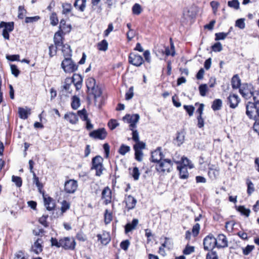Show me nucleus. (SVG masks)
Returning <instances> with one entry per match:
<instances>
[{
    "label": "nucleus",
    "mask_w": 259,
    "mask_h": 259,
    "mask_svg": "<svg viewBox=\"0 0 259 259\" xmlns=\"http://www.w3.org/2000/svg\"><path fill=\"white\" fill-rule=\"evenodd\" d=\"M85 83L89 94H92L94 96L95 104L100 106V101L98 102V99H101L100 98L102 91L101 89L96 85L95 79L93 77H89L87 79Z\"/></svg>",
    "instance_id": "nucleus-1"
},
{
    "label": "nucleus",
    "mask_w": 259,
    "mask_h": 259,
    "mask_svg": "<svg viewBox=\"0 0 259 259\" xmlns=\"http://www.w3.org/2000/svg\"><path fill=\"white\" fill-rule=\"evenodd\" d=\"M246 114L254 123H259V103L248 102L246 104Z\"/></svg>",
    "instance_id": "nucleus-2"
},
{
    "label": "nucleus",
    "mask_w": 259,
    "mask_h": 259,
    "mask_svg": "<svg viewBox=\"0 0 259 259\" xmlns=\"http://www.w3.org/2000/svg\"><path fill=\"white\" fill-rule=\"evenodd\" d=\"M172 166L173 163L170 159H163L156 164L155 168L159 174L164 175L172 170Z\"/></svg>",
    "instance_id": "nucleus-3"
},
{
    "label": "nucleus",
    "mask_w": 259,
    "mask_h": 259,
    "mask_svg": "<svg viewBox=\"0 0 259 259\" xmlns=\"http://www.w3.org/2000/svg\"><path fill=\"white\" fill-rule=\"evenodd\" d=\"M61 67L66 73H72L77 69L78 66L76 65L71 58H65L62 61Z\"/></svg>",
    "instance_id": "nucleus-4"
},
{
    "label": "nucleus",
    "mask_w": 259,
    "mask_h": 259,
    "mask_svg": "<svg viewBox=\"0 0 259 259\" xmlns=\"http://www.w3.org/2000/svg\"><path fill=\"white\" fill-rule=\"evenodd\" d=\"M103 158L100 156H96L92 159V169L96 170V175L100 176L102 174L103 166L102 164Z\"/></svg>",
    "instance_id": "nucleus-5"
},
{
    "label": "nucleus",
    "mask_w": 259,
    "mask_h": 259,
    "mask_svg": "<svg viewBox=\"0 0 259 259\" xmlns=\"http://www.w3.org/2000/svg\"><path fill=\"white\" fill-rule=\"evenodd\" d=\"M253 90L252 85L244 83L240 87L239 92L244 99L249 100L252 98Z\"/></svg>",
    "instance_id": "nucleus-6"
},
{
    "label": "nucleus",
    "mask_w": 259,
    "mask_h": 259,
    "mask_svg": "<svg viewBox=\"0 0 259 259\" xmlns=\"http://www.w3.org/2000/svg\"><path fill=\"white\" fill-rule=\"evenodd\" d=\"M215 238L212 234H209L203 239L204 249L205 250H212L217 247Z\"/></svg>",
    "instance_id": "nucleus-7"
},
{
    "label": "nucleus",
    "mask_w": 259,
    "mask_h": 259,
    "mask_svg": "<svg viewBox=\"0 0 259 259\" xmlns=\"http://www.w3.org/2000/svg\"><path fill=\"white\" fill-rule=\"evenodd\" d=\"M140 119V116L138 114L132 115L126 114L123 117V120L130 123V130H133L136 128V124Z\"/></svg>",
    "instance_id": "nucleus-8"
},
{
    "label": "nucleus",
    "mask_w": 259,
    "mask_h": 259,
    "mask_svg": "<svg viewBox=\"0 0 259 259\" xmlns=\"http://www.w3.org/2000/svg\"><path fill=\"white\" fill-rule=\"evenodd\" d=\"M77 187V182L74 180L71 179L65 183L64 190L66 193L73 194L76 191Z\"/></svg>",
    "instance_id": "nucleus-9"
},
{
    "label": "nucleus",
    "mask_w": 259,
    "mask_h": 259,
    "mask_svg": "<svg viewBox=\"0 0 259 259\" xmlns=\"http://www.w3.org/2000/svg\"><path fill=\"white\" fill-rule=\"evenodd\" d=\"M75 242L73 238L64 237L61 239V247L65 249L73 250L75 246Z\"/></svg>",
    "instance_id": "nucleus-10"
},
{
    "label": "nucleus",
    "mask_w": 259,
    "mask_h": 259,
    "mask_svg": "<svg viewBox=\"0 0 259 259\" xmlns=\"http://www.w3.org/2000/svg\"><path fill=\"white\" fill-rule=\"evenodd\" d=\"M128 62L135 66L139 67L143 63L144 60L140 55L131 53L128 56Z\"/></svg>",
    "instance_id": "nucleus-11"
},
{
    "label": "nucleus",
    "mask_w": 259,
    "mask_h": 259,
    "mask_svg": "<svg viewBox=\"0 0 259 259\" xmlns=\"http://www.w3.org/2000/svg\"><path fill=\"white\" fill-rule=\"evenodd\" d=\"M90 136L94 139L104 140L107 136V132L104 128H99L91 132Z\"/></svg>",
    "instance_id": "nucleus-12"
},
{
    "label": "nucleus",
    "mask_w": 259,
    "mask_h": 259,
    "mask_svg": "<svg viewBox=\"0 0 259 259\" xmlns=\"http://www.w3.org/2000/svg\"><path fill=\"white\" fill-rule=\"evenodd\" d=\"M240 98L238 95L235 94H230L227 98V104L231 108H236L240 102Z\"/></svg>",
    "instance_id": "nucleus-13"
},
{
    "label": "nucleus",
    "mask_w": 259,
    "mask_h": 259,
    "mask_svg": "<svg viewBox=\"0 0 259 259\" xmlns=\"http://www.w3.org/2000/svg\"><path fill=\"white\" fill-rule=\"evenodd\" d=\"M215 240L217 248H225L228 246V240L225 235L223 234L218 235L217 238H215Z\"/></svg>",
    "instance_id": "nucleus-14"
},
{
    "label": "nucleus",
    "mask_w": 259,
    "mask_h": 259,
    "mask_svg": "<svg viewBox=\"0 0 259 259\" xmlns=\"http://www.w3.org/2000/svg\"><path fill=\"white\" fill-rule=\"evenodd\" d=\"M126 204V208L127 210L133 209L135 208L137 203V200L131 195L126 196L124 200Z\"/></svg>",
    "instance_id": "nucleus-15"
},
{
    "label": "nucleus",
    "mask_w": 259,
    "mask_h": 259,
    "mask_svg": "<svg viewBox=\"0 0 259 259\" xmlns=\"http://www.w3.org/2000/svg\"><path fill=\"white\" fill-rule=\"evenodd\" d=\"M42 241L41 239L38 238L34 243L30 249V251L38 254L42 251V246L41 245Z\"/></svg>",
    "instance_id": "nucleus-16"
},
{
    "label": "nucleus",
    "mask_w": 259,
    "mask_h": 259,
    "mask_svg": "<svg viewBox=\"0 0 259 259\" xmlns=\"http://www.w3.org/2000/svg\"><path fill=\"white\" fill-rule=\"evenodd\" d=\"M163 157L164 155L161 152V148L160 147L158 148L151 153V159L153 162H156L157 163L163 159Z\"/></svg>",
    "instance_id": "nucleus-17"
},
{
    "label": "nucleus",
    "mask_w": 259,
    "mask_h": 259,
    "mask_svg": "<svg viewBox=\"0 0 259 259\" xmlns=\"http://www.w3.org/2000/svg\"><path fill=\"white\" fill-rule=\"evenodd\" d=\"M220 168L218 166L209 165L208 175L211 179H215L219 175Z\"/></svg>",
    "instance_id": "nucleus-18"
},
{
    "label": "nucleus",
    "mask_w": 259,
    "mask_h": 259,
    "mask_svg": "<svg viewBox=\"0 0 259 259\" xmlns=\"http://www.w3.org/2000/svg\"><path fill=\"white\" fill-rule=\"evenodd\" d=\"M102 198L105 200V204L111 202V191L108 187H105L102 192Z\"/></svg>",
    "instance_id": "nucleus-19"
},
{
    "label": "nucleus",
    "mask_w": 259,
    "mask_h": 259,
    "mask_svg": "<svg viewBox=\"0 0 259 259\" xmlns=\"http://www.w3.org/2000/svg\"><path fill=\"white\" fill-rule=\"evenodd\" d=\"M71 79V81L73 83L77 90L81 89L82 82V78L79 74H74Z\"/></svg>",
    "instance_id": "nucleus-20"
},
{
    "label": "nucleus",
    "mask_w": 259,
    "mask_h": 259,
    "mask_svg": "<svg viewBox=\"0 0 259 259\" xmlns=\"http://www.w3.org/2000/svg\"><path fill=\"white\" fill-rule=\"evenodd\" d=\"M63 32H61L60 30H58L57 32H56L55 33L54 36V41L55 43V46H57V47H61L63 44V37L62 36V33Z\"/></svg>",
    "instance_id": "nucleus-21"
},
{
    "label": "nucleus",
    "mask_w": 259,
    "mask_h": 259,
    "mask_svg": "<svg viewBox=\"0 0 259 259\" xmlns=\"http://www.w3.org/2000/svg\"><path fill=\"white\" fill-rule=\"evenodd\" d=\"M98 241H100L103 245H107L110 241V237L108 233L103 232L102 234H98Z\"/></svg>",
    "instance_id": "nucleus-22"
},
{
    "label": "nucleus",
    "mask_w": 259,
    "mask_h": 259,
    "mask_svg": "<svg viewBox=\"0 0 259 259\" xmlns=\"http://www.w3.org/2000/svg\"><path fill=\"white\" fill-rule=\"evenodd\" d=\"M44 203L47 209L49 211L53 210L55 207L53 199L50 197L44 198Z\"/></svg>",
    "instance_id": "nucleus-23"
},
{
    "label": "nucleus",
    "mask_w": 259,
    "mask_h": 259,
    "mask_svg": "<svg viewBox=\"0 0 259 259\" xmlns=\"http://www.w3.org/2000/svg\"><path fill=\"white\" fill-rule=\"evenodd\" d=\"M184 15L189 18H193L196 15V12L195 10V8L191 7L187 8L184 10Z\"/></svg>",
    "instance_id": "nucleus-24"
},
{
    "label": "nucleus",
    "mask_w": 259,
    "mask_h": 259,
    "mask_svg": "<svg viewBox=\"0 0 259 259\" xmlns=\"http://www.w3.org/2000/svg\"><path fill=\"white\" fill-rule=\"evenodd\" d=\"M64 118L71 124H75L78 121L77 115L72 112L65 114Z\"/></svg>",
    "instance_id": "nucleus-25"
},
{
    "label": "nucleus",
    "mask_w": 259,
    "mask_h": 259,
    "mask_svg": "<svg viewBox=\"0 0 259 259\" xmlns=\"http://www.w3.org/2000/svg\"><path fill=\"white\" fill-rule=\"evenodd\" d=\"M139 221L137 219H134L133 220L132 222L130 223H127L125 226V233L126 234L128 233L129 232L132 230L135 229L138 224Z\"/></svg>",
    "instance_id": "nucleus-26"
},
{
    "label": "nucleus",
    "mask_w": 259,
    "mask_h": 259,
    "mask_svg": "<svg viewBox=\"0 0 259 259\" xmlns=\"http://www.w3.org/2000/svg\"><path fill=\"white\" fill-rule=\"evenodd\" d=\"M74 6L79 11L83 12L86 6V0H75Z\"/></svg>",
    "instance_id": "nucleus-27"
},
{
    "label": "nucleus",
    "mask_w": 259,
    "mask_h": 259,
    "mask_svg": "<svg viewBox=\"0 0 259 259\" xmlns=\"http://www.w3.org/2000/svg\"><path fill=\"white\" fill-rule=\"evenodd\" d=\"M61 47L64 58H70L71 56L72 51L70 49V46L67 44L63 45Z\"/></svg>",
    "instance_id": "nucleus-28"
},
{
    "label": "nucleus",
    "mask_w": 259,
    "mask_h": 259,
    "mask_svg": "<svg viewBox=\"0 0 259 259\" xmlns=\"http://www.w3.org/2000/svg\"><path fill=\"white\" fill-rule=\"evenodd\" d=\"M232 87L233 89H236L239 88H240L241 85V80L239 78L238 75L236 74L233 76L231 80Z\"/></svg>",
    "instance_id": "nucleus-29"
},
{
    "label": "nucleus",
    "mask_w": 259,
    "mask_h": 259,
    "mask_svg": "<svg viewBox=\"0 0 259 259\" xmlns=\"http://www.w3.org/2000/svg\"><path fill=\"white\" fill-rule=\"evenodd\" d=\"M71 28L70 25H66V21L64 19L61 20L59 30H60L62 32H63V31H65V33L69 32L71 30Z\"/></svg>",
    "instance_id": "nucleus-30"
},
{
    "label": "nucleus",
    "mask_w": 259,
    "mask_h": 259,
    "mask_svg": "<svg viewBox=\"0 0 259 259\" xmlns=\"http://www.w3.org/2000/svg\"><path fill=\"white\" fill-rule=\"evenodd\" d=\"M177 169L179 170L180 178L185 179L188 177V172L186 167L178 166Z\"/></svg>",
    "instance_id": "nucleus-31"
},
{
    "label": "nucleus",
    "mask_w": 259,
    "mask_h": 259,
    "mask_svg": "<svg viewBox=\"0 0 259 259\" xmlns=\"http://www.w3.org/2000/svg\"><path fill=\"white\" fill-rule=\"evenodd\" d=\"M3 28L4 29H6V31H8L9 32H10L12 31H13L14 29V23H6L4 22H2L0 23V28Z\"/></svg>",
    "instance_id": "nucleus-32"
},
{
    "label": "nucleus",
    "mask_w": 259,
    "mask_h": 259,
    "mask_svg": "<svg viewBox=\"0 0 259 259\" xmlns=\"http://www.w3.org/2000/svg\"><path fill=\"white\" fill-rule=\"evenodd\" d=\"M222 106V101L221 99L214 100L212 104L211 108L214 111L219 110Z\"/></svg>",
    "instance_id": "nucleus-33"
},
{
    "label": "nucleus",
    "mask_w": 259,
    "mask_h": 259,
    "mask_svg": "<svg viewBox=\"0 0 259 259\" xmlns=\"http://www.w3.org/2000/svg\"><path fill=\"white\" fill-rule=\"evenodd\" d=\"M18 112L19 114V117L23 119H26L28 118V115L30 114V112H28L27 110L19 107L18 109Z\"/></svg>",
    "instance_id": "nucleus-34"
},
{
    "label": "nucleus",
    "mask_w": 259,
    "mask_h": 259,
    "mask_svg": "<svg viewBox=\"0 0 259 259\" xmlns=\"http://www.w3.org/2000/svg\"><path fill=\"white\" fill-rule=\"evenodd\" d=\"M108 42L104 39L98 44L97 47L99 50L106 51L108 49Z\"/></svg>",
    "instance_id": "nucleus-35"
},
{
    "label": "nucleus",
    "mask_w": 259,
    "mask_h": 259,
    "mask_svg": "<svg viewBox=\"0 0 259 259\" xmlns=\"http://www.w3.org/2000/svg\"><path fill=\"white\" fill-rule=\"evenodd\" d=\"M131 150V148L128 146H126L124 144H122L118 152L122 155H124L126 153L128 152Z\"/></svg>",
    "instance_id": "nucleus-36"
},
{
    "label": "nucleus",
    "mask_w": 259,
    "mask_h": 259,
    "mask_svg": "<svg viewBox=\"0 0 259 259\" xmlns=\"http://www.w3.org/2000/svg\"><path fill=\"white\" fill-rule=\"evenodd\" d=\"M80 105L79 98L76 96H73L72 98L71 107L74 109H76Z\"/></svg>",
    "instance_id": "nucleus-37"
},
{
    "label": "nucleus",
    "mask_w": 259,
    "mask_h": 259,
    "mask_svg": "<svg viewBox=\"0 0 259 259\" xmlns=\"http://www.w3.org/2000/svg\"><path fill=\"white\" fill-rule=\"evenodd\" d=\"M77 113L80 119H81L82 120L87 121L89 119L88 118L87 111L85 109L78 111Z\"/></svg>",
    "instance_id": "nucleus-38"
},
{
    "label": "nucleus",
    "mask_w": 259,
    "mask_h": 259,
    "mask_svg": "<svg viewBox=\"0 0 259 259\" xmlns=\"http://www.w3.org/2000/svg\"><path fill=\"white\" fill-rule=\"evenodd\" d=\"M185 139L184 135L183 133H178L176 137V141L177 142V145L180 146L184 142Z\"/></svg>",
    "instance_id": "nucleus-39"
},
{
    "label": "nucleus",
    "mask_w": 259,
    "mask_h": 259,
    "mask_svg": "<svg viewBox=\"0 0 259 259\" xmlns=\"http://www.w3.org/2000/svg\"><path fill=\"white\" fill-rule=\"evenodd\" d=\"M134 149H138L139 150H142L143 149H145L146 148V144L142 141H139L138 142H136V144L134 145Z\"/></svg>",
    "instance_id": "nucleus-40"
},
{
    "label": "nucleus",
    "mask_w": 259,
    "mask_h": 259,
    "mask_svg": "<svg viewBox=\"0 0 259 259\" xmlns=\"http://www.w3.org/2000/svg\"><path fill=\"white\" fill-rule=\"evenodd\" d=\"M63 13L67 14L71 12L72 9V6L70 4L65 3L62 4Z\"/></svg>",
    "instance_id": "nucleus-41"
},
{
    "label": "nucleus",
    "mask_w": 259,
    "mask_h": 259,
    "mask_svg": "<svg viewBox=\"0 0 259 259\" xmlns=\"http://www.w3.org/2000/svg\"><path fill=\"white\" fill-rule=\"evenodd\" d=\"M131 175L135 181L138 180L140 175L139 168L137 167H134L131 172Z\"/></svg>",
    "instance_id": "nucleus-42"
},
{
    "label": "nucleus",
    "mask_w": 259,
    "mask_h": 259,
    "mask_svg": "<svg viewBox=\"0 0 259 259\" xmlns=\"http://www.w3.org/2000/svg\"><path fill=\"white\" fill-rule=\"evenodd\" d=\"M238 210L247 217H249L250 213V209L246 208L244 206H239Z\"/></svg>",
    "instance_id": "nucleus-43"
},
{
    "label": "nucleus",
    "mask_w": 259,
    "mask_h": 259,
    "mask_svg": "<svg viewBox=\"0 0 259 259\" xmlns=\"http://www.w3.org/2000/svg\"><path fill=\"white\" fill-rule=\"evenodd\" d=\"M70 207L69 202L66 200H63L61 203V210L62 213L65 212L67 210L69 209Z\"/></svg>",
    "instance_id": "nucleus-44"
},
{
    "label": "nucleus",
    "mask_w": 259,
    "mask_h": 259,
    "mask_svg": "<svg viewBox=\"0 0 259 259\" xmlns=\"http://www.w3.org/2000/svg\"><path fill=\"white\" fill-rule=\"evenodd\" d=\"M133 13L135 15H139L142 12L141 6L138 4H135L132 8Z\"/></svg>",
    "instance_id": "nucleus-45"
},
{
    "label": "nucleus",
    "mask_w": 259,
    "mask_h": 259,
    "mask_svg": "<svg viewBox=\"0 0 259 259\" xmlns=\"http://www.w3.org/2000/svg\"><path fill=\"white\" fill-rule=\"evenodd\" d=\"M135 150V159L140 162L143 159V153L142 150H139L138 149L134 150Z\"/></svg>",
    "instance_id": "nucleus-46"
},
{
    "label": "nucleus",
    "mask_w": 259,
    "mask_h": 259,
    "mask_svg": "<svg viewBox=\"0 0 259 259\" xmlns=\"http://www.w3.org/2000/svg\"><path fill=\"white\" fill-rule=\"evenodd\" d=\"M12 181L15 183L17 187H20L22 186V181L20 177L13 176L12 177Z\"/></svg>",
    "instance_id": "nucleus-47"
},
{
    "label": "nucleus",
    "mask_w": 259,
    "mask_h": 259,
    "mask_svg": "<svg viewBox=\"0 0 259 259\" xmlns=\"http://www.w3.org/2000/svg\"><path fill=\"white\" fill-rule=\"evenodd\" d=\"M207 85L206 84H202L199 87V90L200 94L201 96H205L206 95V92L207 91Z\"/></svg>",
    "instance_id": "nucleus-48"
},
{
    "label": "nucleus",
    "mask_w": 259,
    "mask_h": 259,
    "mask_svg": "<svg viewBox=\"0 0 259 259\" xmlns=\"http://www.w3.org/2000/svg\"><path fill=\"white\" fill-rule=\"evenodd\" d=\"M229 32L228 33H224V32H219V33H216L215 34V40H223L226 38L227 35L229 34Z\"/></svg>",
    "instance_id": "nucleus-49"
},
{
    "label": "nucleus",
    "mask_w": 259,
    "mask_h": 259,
    "mask_svg": "<svg viewBox=\"0 0 259 259\" xmlns=\"http://www.w3.org/2000/svg\"><path fill=\"white\" fill-rule=\"evenodd\" d=\"M254 248V245H247L245 248H243V253L245 255H248Z\"/></svg>",
    "instance_id": "nucleus-50"
},
{
    "label": "nucleus",
    "mask_w": 259,
    "mask_h": 259,
    "mask_svg": "<svg viewBox=\"0 0 259 259\" xmlns=\"http://www.w3.org/2000/svg\"><path fill=\"white\" fill-rule=\"evenodd\" d=\"M228 5L231 8L235 9H238L239 8V3L238 0H232L228 2Z\"/></svg>",
    "instance_id": "nucleus-51"
},
{
    "label": "nucleus",
    "mask_w": 259,
    "mask_h": 259,
    "mask_svg": "<svg viewBox=\"0 0 259 259\" xmlns=\"http://www.w3.org/2000/svg\"><path fill=\"white\" fill-rule=\"evenodd\" d=\"M246 183L247 185V193L250 195L254 191V185L249 180H247Z\"/></svg>",
    "instance_id": "nucleus-52"
},
{
    "label": "nucleus",
    "mask_w": 259,
    "mask_h": 259,
    "mask_svg": "<svg viewBox=\"0 0 259 259\" xmlns=\"http://www.w3.org/2000/svg\"><path fill=\"white\" fill-rule=\"evenodd\" d=\"M184 108L185 109V110L187 111V112L188 113L189 115L190 116H191L193 115L195 108L192 105H184Z\"/></svg>",
    "instance_id": "nucleus-53"
},
{
    "label": "nucleus",
    "mask_w": 259,
    "mask_h": 259,
    "mask_svg": "<svg viewBox=\"0 0 259 259\" xmlns=\"http://www.w3.org/2000/svg\"><path fill=\"white\" fill-rule=\"evenodd\" d=\"M51 24L53 26H56L58 23V19L55 13H53L50 16Z\"/></svg>",
    "instance_id": "nucleus-54"
},
{
    "label": "nucleus",
    "mask_w": 259,
    "mask_h": 259,
    "mask_svg": "<svg viewBox=\"0 0 259 259\" xmlns=\"http://www.w3.org/2000/svg\"><path fill=\"white\" fill-rule=\"evenodd\" d=\"M59 47H57L56 46H54L53 45H51L49 46V55L50 57H52L56 55L57 50Z\"/></svg>",
    "instance_id": "nucleus-55"
},
{
    "label": "nucleus",
    "mask_w": 259,
    "mask_h": 259,
    "mask_svg": "<svg viewBox=\"0 0 259 259\" xmlns=\"http://www.w3.org/2000/svg\"><path fill=\"white\" fill-rule=\"evenodd\" d=\"M71 83H72V82L71 81V78H66L65 79L64 85H63L64 89L69 92V89Z\"/></svg>",
    "instance_id": "nucleus-56"
},
{
    "label": "nucleus",
    "mask_w": 259,
    "mask_h": 259,
    "mask_svg": "<svg viewBox=\"0 0 259 259\" xmlns=\"http://www.w3.org/2000/svg\"><path fill=\"white\" fill-rule=\"evenodd\" d=\"M211 48H212V51L215 52H221L223 49L222 45L219 42H216L215 44H214L211 47Z\"/></svg>",
    "instance_id": "nucleus-57"
},
{
    "label": "nucleus",
    "mask_w": 259,
    "mask_h": 259,
    "mask_svg": "<svg viewBox=\"0 0 259 259\" xmlns=\"http://www.w3.org/2000/svg\"><path fill=\"white\" fill-rule=\"evenodd\" d=\"M33 182L36 185L38 189H40L42 186L39 181L38 178L36 176L35 173H33Z\"/></svg>",
    "instance_id": "nucleus-58"
},
{
    "label": "nucleus",
    "mask_w": 259,
    "mask_h": 259,
    "mask_svg": "<svg viewBox=\"0 0 259 259\" xmlns=\"http://www.w3.org/2000/svg\"><path fill=\"white\" fill-rule=\"evenodd\" d=\"M48 218V215H43L39 219V222L44 227H47L48 226V223L47 222V219Z\"/></svg>",
    "instance_id": "nucleus-59"
},
{
    "label": "nucleus",
    "mask_w": 259,
    "mask_h": 259,
    "mask_svg": "<svg viewBox=\"0 0 259 259\" xmlns=\"http://www.w3.org/2000/svg\"><path fill=\"white\" fill-rule=\"evenodd\" d=\"M134 96V88L133 87H131L130 88L128 91L125 94V99L126 100H129L131 99Z\"/></svg>",
    "instance_id": "nucleus-60"
},
{
    "label": "nucleus",
    "mask_w": 259,
    "mask_h": 259,
    "mask_svg": "<svg viewBox=\"0 0 259 259\" xmlns=\"http://www.w3.org/2000/svg\"><path fill=\"white\" fill-rule=\"evenodd\" d=\"M252 98L254 102L253 103H259V90H253Z\"/></svg>",
    "instance_id": "nucleus-61"
},
{
    "label": "nucleus",
    "mask_w": 259,
    "mask_h": 259,
    "mask_svg": "<svg viewBox=\"0 0 259 259\" xmlns=\"http://www.w3.org/2000/svg\"><path fill=\"white\" fill-rule=\"evenodd\" d=\"M194 251V247L193 246L187 245L183 250V253L186 255H188Z\"/></svg>",
    "instance_id": "nucleus-62"
},
{
    "label": "nucleus",
    "mask_w": 259,
    "mask_h": 259,
    "mask_svg": "<svg viewBox=\"0 0 259 259\" xmlns=\"http://www.w3.org/2000/svg\"><path fill=\"white\" fill-rule=\"evenodd\" d=\"M109 127L111 130H113L115 129L118 125V123H117V121L114 119H111L108 123Z\"/></svg>",
    "instance_id": "nucleus-63"
},
{
    "label": "nucleus",
    "mask_w": 259,
    "mask_h": 259,
    "mask_svg": "<svg viewBox=\"0 0 259 259\" xmlns=\"http://www.w3.org/2000/svg\"><path fill=\"white\" fill-rule=\"evenodd\" d=\"M206 259H218V256L216 252L212 251L207 254Z\"/></svg>",
    "instance_id": "nucleus-64"
}]
</instances>
